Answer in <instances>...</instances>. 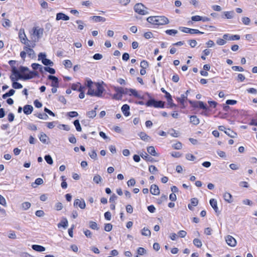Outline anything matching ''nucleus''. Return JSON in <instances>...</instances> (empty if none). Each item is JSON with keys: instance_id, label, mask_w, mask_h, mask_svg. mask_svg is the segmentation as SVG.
<instances>
[{"instance_id": "nucleus-15", "label": "nucleus", "mask_w": 257, "mask_h": 257, "mask_svg": "<svg viewBox=\"0 0 257 257\" xmlns=\"http://www.w3.org/2000/svg\"><path fill=\"white\" fill-rule=\"evenodd\" d=\"M114 91L120 95L122 96V95L126 94L128 90L127 88L124 89L121 87H114Z\"/></svg>"}, {"instance_id": "nucleus-36", "label": "nucleus", "mask_w": 257, "mask_h": 257, "mask_svg": "<svg viewBox=\"0 0 257 257\" xmlns=\"http://www.w3.org/2000/svg\"><path fill=\"white\" fill-rule=\"evenodd\" d=\"M224 16L225 18L227 19H232L234 15V12L233 11H229V12H224Z\"/></svg>"}, {"instance_id": "nucleus-55", "label": "nucleus", "mask_w": 257, "mask_h": 257, "mask_svg": "<svg viewBox=\"0 0 257 257\" xmlns=\"http://www.w3.org/2000/svg\"><path fill=\"white\" fill-rule=\"evenodd\" d=\"M76 23L78 24V28L80 30H82L84 28V23L81 20H77L76 21Z\"/></svg>"}, {"instance_id": "nucleus-13", "label": "nucleus", "mask_w": 257, "mask_h": 257, "mask_svg": "<svg viewBox=\"0 0 257 257\" xmlns=\"http://www.w3.org/2000/svg\"><path fill=\"white\" fill-rule=\"evenodd\" d=\"M69 17L62 13H57L56 15V21H59L61 20L64 21H68L69 20Z\"/></svg>"}, {"instance_id": "nucleus-50", "label": "nucleus", "mask_w": 257, "mask_h": 257, "mask_svg": "<svg viewBox=\"0 0 257 257\" xmlns=\"http://www.w3.org/2000/svg\"><path fill=\"white\" fill-rule=\"evenodd\" d=\"M168 133L173 137L177 138L178 137V133L173 128L170 130Z\"/></svg>"}, {"instance_id": "nucleus-3", "label": "nucleus", "mask_w": 257, "mask_h": 257, "mask_svg": "<svg viewBox=\"0 0 257 257\" xmlns=\"http://www.w3.org/2000/svg\"><path fill=\"white\" fill-rule=\"evenodd\" d=\"M148 9L142 3H138L134 6L135 11L142 15H145L149 14Z\"/></svg>"}, {"instance_id": "nucleus-17", "label": "nucleus", "mask_w": 257, "mask_h": 257, "mask_svg": "<svg viewBox=\"0 0 257 257\" xmlns=\"http://www.w3.org/2000/svg\"><path fill=\"white\" fill-rule=\"evenodd\" d=\"M130 107L128 104H125L122 106L121 111L125 116H128L130 115Z\"/></svg>"}, {"instance_id": "nucleus-41", "label": "nucleus", "mask_w": 257, "mask_h": 257, "mask_svg": "<svg viewBox=\"0 0 257 257\" xmlns=\"http://www.w3.org/2000/svg\"><path fill=\"white\" fill-rule=\"evenodd\" d=\"M44 159L46 162L49 165H52L53 163V159L51 156L49 155H47L44 157Z\"/></svg>"}, {"instance_id": "nucleus-35", "label": "nucleus", "mask_w": 257, "mask_h": 257, "mask_svg": "<svg viewBox=\"0 0 257 257\" xmlns=\"http://www.w3.org/2000/svg\"><path fill=\"white\" fill-rule=\"evenodd\" d=\"M139 136L142 140L145 141H148L150 139V137L144 132H141L139 134Z\"/></svg>"}, {"instance_id": "nucleus-26", "label": "nucleus", "mask_w": 257, "mask_h": 257, "mask_svg": "<svg viewBox=\"0 0 257 257\" xmlns=\"http://www.w3.org/2000/svg\"><path fill=\"white\" fill-rule=\"evenodd\" d=\"M223 198L225 201L228 203H231L232 202V195L228 192H225L223 195Z\"/></svg>"}, {"instance_id": "nucleus-53", "label": "nucleus", "mask_w": 257, "mask_h": 257, "mask_svg": "<svg viewBox=\"0 0 257 257\" xmlns=\"http://www.w3.org/2000/svg\"><path fill=\"white\" fill-rule=\"evenodd\" d=\"M28 129L32 131H36L37 130V127L35 124L33 123H29L27 124Z\"/></svg>"}, {"instance_id": "nucleus-10", "label": "nucleus", "mask_w": 257, "mask_h": 257, "mask_svg": "<svg viewBox=\"0 0 257 257\" xmlns=\"http://www.w3.org/2000/svg\"><path fill=\"white\" fill-rule=\"evenodd\" d=\"M74 206H79L81 209H84L86 207V204L83 199L80 200L76 199L74 202Z\"/></svg>"}, {"instance_id": "nucleus-22", "label": "nucleus", "mask_w": 257, "mask_h": 257, "mask_svg": "<svg viewBox=\"0 0 257 257\" xmlns=\"http://www.w3.org/2000/svg\"><path fill=\"white\" fill-rule=\"evenodd\" d=\"M147 152L152 156H158V154L156 153L155 149L153 146H150L148 147Z\"/></svg>"}, {"instance_id": "nucleus-44", "label": "nucleus", "mask_w": 257, "mask_h": 257, "mask_svg": "<svg viewBox=\"0 0 257 257\" xmlns=\"http://www.w3.org/2000/svg\"><path fill=\"white\" fill-rule=\"evenodd\" d=\"M165 33L169 35H175L178 33V31L174 29L167 30Z\"/></svg>"}, {"instance_id": "nucleus-24", "label": "nucleus", "mask_w": 257, "mask_h": 257, "mask_svg": "<svg viewBox=\"0 0 257 257\" xmlns=\"http://www.w3.org/2000/svg\"><path fill=\"white\" fill-rule=\"evenodd\" d=\"M140 156L143 159L147 161L153 162L155 161L152 157H150L146 152H145L144 154L142 153L140 155Z\"/></svg>"}, {"instance_id": "nucleus-16", "label": "nucleus", "mask_w": 257, "mask_h": 257, "mask_svg": "<svg viewBox=\"0 0 257 257\" xmlns=\"http://www.w3.org/2000/svg\"><path fill=\"white\" fill-rule=\"evenodd\" d=\"M33 107L31 105H25L23 107V111L25 114L29 115L32 113Z\"/></svg>"}, {"instance_id": "nucleus-52", "label": "nucleus", "mask_w": 257, "mask_h": 257, "mask_svg": "<svg viewBox=\"0 0 257 257\" xmlns=\"http://www.w3.org/2000/svg\"><path fill=\"white\" fill-rule=\"evenodd\" d=\"M226 43V39H224L223 38V39L219 38L216 41V43L218 45L222 46L224 44H225Z\"/></svg>"}, {"instance_id": "nucleus-7", "label": "nucleus", "mask_w": 257, "mask_h": 257, "mask_svg": "<svg viewBox=\"0 0 257 257\" xmlns=\"http://www.w3.org/2000/svg\"><path fill=\"white\" fill-rule=\"evenodd\" d=\"M225 240L227 244L230 246L234 247L236 244L235 239L231 235H227L225 237Z\"/></svg>"}, {"instance_id": "nucleus-49", "label": "nucleus", "mask_w": 257, "mask_h": 257, "mask_svg": "<svg viewBox=\"0 0 257 257\" xmlns=\"http://www.w3.org/2000/svg\"><path fill=\"white\" fill-rule=\"evenodd\" d=\"M88 95H90L91 96H95V91L94 89L92 87L88 88V91L86 93Z\"/></svg>"}, {"instance_id": "nucleus-8", "label": "nucleus", "mask_w": 257, "mask_h": 257, "mask_svg": "<svg viewBox=\"0 0 257 257\" xmlns=\"http://www.w3.org/2000/svg\"><path fill=\"white\" fill-rule=\"evenodd\" d=\"M43 29L41 28L37 29V28H33V35L36 36L37 38V41L43 36Z\"/></svg>"}, {"instance_id": "nucleus-64", "label": "nucleus", "mask_w": 257, "mask_h": 257, "mask_svg": "<svg viewBox=\"0 0 257 257\" xmlns=\"http://www.w3.org/2000/svg\"><path fill=\"white\" fill-rule=\"evenodd\" d=\"M135 184L136 181L134 178H132L127 182V185L128 187L133 186L135 185Z\"/></svg>"}, {"instance_id": "nucleus-58", "label": "nucleus", "mask_w": 257, "mask_h": 257, "mask_svg": "<svg viewBox=\"0 0 257 257\" xmlns=\"http://www.w3.org/2000/svg\"><path fill=\"white\" fill-rule=\"evenodd\" d=\"M242 23L245 25H248L250 22V20L249 18L244 17L242 18Z\"/></svg>"}, {"instance_id": "nucleus-57", "label": "nucleus", "mask_w": 257, "mask_h": 257, "mask_svg": "<svg viewBox=\"0 0 257 257\" xmlns=\"http://www.w3.org/2000/svg\"><path fill=\"white\" fill-rule=\"evenodd\" d=\"M5 22L2 24V25L4 27H10L11 26V23L9 19H4Z\"/></svg>"}, {"instance_id": "nucleus-63", "label": "nucleus", "mask_w": 257, "mask_h": 257, "mask_svg": "<svg viewBox=\"0 0 257 257\" xmlns=\"http://www.w3.org/2000/svg\"><path fill=\"white\" fill-rule=\"evenodd\" d=\"M186 158L189 161H194L196 159L195 157L191 154H187L186 155Z\"/></svg>"}, {"instance_id": "nucleus-60", "label": "nucleus", "mask_w": 257, "mask_h": 257, "mask_svg": "<svg viewBox=\"0 0 257 257\" xmlns=\"http://www.w3.org/2000/svg\"><path fill=\"white\" fill-rule=\"evenodd\" d=\"M149 170L151 173L154 174L155 172L158 171V169L155 166L151 165L149 166Z\"/></svg>"}, {"instance_id": "nucleus-59", "label": "nucleus", "mask_w": 257, "mask_h": 257, "mask_svg": "<svg viewBox=\"0 0 257 257\" xmlns=\"http://www.w3.org/2000/svg\"><path fill=\"white\" fill-rule=\"evenodd\" d=\"M149 66L148 63L146 60H143L141 61L140 66L142 68L146 69Z\"/></svg>"}, {"instance_id": "nucleus-43", "label": "nucleus", "mask_w": 257, "mask_h": 257, "mask_svg": "<svg viewBox=\"0 0 257 257\" xmlns=\"http://www.w3.org/2000/svg\"><path fill=\"white\" fill-rule=\"evenodd\" d=\"M193 244L197 247H201L202 243L201 241L198 238H195L193 240Z\"/></svg>"}, {"instance_id": "nucleus-9", "label": "nucleus", "mask_w": 257, "mask_h": 257, "mask_svg": "<svg viewBox=\"0 0 257 257\" xmlns=\"http://www.w3.org/2000/svg\"><path fill=\"white\" fill-rule=\"evenodd\" d=\"M48 79L51 80V86L54 87H58L59 86V80L57 77L54 75H50L48 76Z\"/></svg>"}, {"instance_id": "nucleus-54", "label": "nucleus", "mask_w": 257, "mask_h": 257, "mask_svg": "<svg viewBox=\"0 0 257 257\" xmlns=\"http://www.w3.org/2000/svg\"><path fill=\"white\" fill-rule=\"evenodd\" d=\"M19 38L21 39V42H22V41H24V40H23L24 38H25L26 39H27L26 37V36L25 34L24 30H23V32H22L21 30H20L19 33Z\"/></svg>"}, {"instance_id": "nucleus-25", "label": "nucleus", "mask_w": 257, "mask_h": 257, "mask_svg": "<svg viewBox=\"0 0 257 257\" xmlns=\"http://www.w3.org/2000/svg\"><path fill=\"white\" fill-rule=\"evenodd\" d=\"M142 235L150 237L151 234V231L147 227H144L141 230Z\"/></svg>"}, {"instance_id": "nucleus-30", "label": "nucleus", "mask_w": 257, "mask_h": 257, "mask_svg": "<svg viewBox=\"0 0 257 257\" xmlns=\"http://www.w3.org/2000/svg\"><path fill=\"white\" fill-rule=\"evenodd\" d=\"M89 227L94 230H98L99 227L96 222L93 221H89Z\"/></svg>"}, {"instance_id": "nucleus-56", "label": "nucleus", "mask_w": 257, "mask_h": 257, "mask_svg": "<svg viewBox=\"0 0 257 257\" xmlns=\"http://www.w3.org/2000/svg\"><path fill=\"white\" fill-rule=\"evenodd\" d=\"M112 228V225L110 223H106L104 225V230L106 231L109 232L111 230Z\"/></svg>"}, {"instance_id": "nucleus-40", "label": "nucleus", "mask_w": 257, "mask_h": 257, "mask_svg": "<svg viewBox=\"0 0 257 257\" xmlns=\"http://www.w3.org/2000/svg\"><path fill=\"white\" fill-rule=\"evenodd\" d=\"M86 115L90 118H93L96 115V112L95 110H92L87 112Z\"/></svg>"}, {"instance_id": "nucleus-12", "label": "nucleus", "mask_w": 257, "mask_h": 257, "mask_svg": "<svg viewBox=\"0 0 257 257\" xmlns=\"http://www.w3.org/2000/svg\"><path fill=\"white\" fill-rule=\"evenodd\" d=\"M190 90H188L186 91L185 94H181L180 97H177V100L180 102L181 104H184V101L186 99H187V96L189 93Z\"/></svg>"}, {"instance_id": "nucleus-18", "label": "nucleus", "mask_w": 257, "mask_h": 257, "mask_svg": "<svg viewBox=\"0 0 257 257\" xmlns=\"http://www.w3.org/2000/svg\"><path fill=\"white\" fill-rule=\"evenodd\" d=\"M39 138L40 141L42 143H43L44 144H48L49 138L45 134H44L43 133H41L40 134V136H39Z\"/></svg>"}, {"instance_id": "nucleus-34", "label": "nucleus", "mask_w": 257, "mask_h": 257, "mask_svg": "<svg viewBox=\"0 0 257 257\" xmlns=\"http://www.w3.org/2000/svg\"><path fill=\"white\" fill-rule=\"evenodd\" d=\"M42 63L45 66H52L54 65L53 62L51 60L46 58L42 60Z\"/></svg>"}, {"instance_id": "nucleus-32", "label": "nucleus", "mask_w": 257, "mask_h": 257, "mask_svg": "<svg viewBox=\"0 0 257 257\" xmlns=\"http://www.w3.org/2000/svg\"><path fill=\"white\" fill-rule=\"evenodd\" d=\"M91 18L95 22H105L106 21V19L105 18L101 17V16H94L91 17Z\"/></svg>"}, {"instance_id": "nucleus-14", "label": "nucleus", "mask_w": 257, "mask_h": 257, "mask_svg": "<svg viewBox=\"0 0 257 257\" xmlns=\"http://www.w3.org/2000/svg\"><path fill=\"white\" fill-rule=\"evenodd\" d=\"M150 192L154 195H158L160 194V190L157 185L153 184L151 186Z\"/></svg>"}, {"instance_id": "nucleus-62", "label": "nucleus", "mask_w": 257, "mask_h": 257, "mask_svg": "<svg viewBox=\"0 0 257 257\" xmlns=\"http://www.w3.org/2000/svg\"><path fill=\"white\" fill-rule=\"evenodd\" d=\"M182 144L178 142L173 145V148L176 150H180L182 148Z\"/></svg>"}, {"instance_id": "nucleus-4", "label": "nucleus", "mask_w": 257, "mask_h": 257, "mask_svg": "<svg viewBox=\"0 0 257 257\" xmlns=\"http://www.w3.org/2000/svg\"><path fill=\"white\" fill-rule=\"evenodd\" d=\"M156 25H164L169 23V19L165 16H156Z\"/></svg>"}, {"instance_id": "nucleus-19", "label": "nucleus", "mask_w": 257, "mask_h": 257, "mask_svg": "<svg viewBox=\"0 0 257 257\" xmlns=\"http://www.w3.org/2000/svg\"><path fill=\"white\" fill-rule=\"evenodd\" d=\"M32 248L33 250L38 251V252H42L46 250L45 247L38 244H33L32 245Z\"/></svg>"}, {"instance_id": "nucleus-46", "label": "nucleus", "mask_w": 257, "mask_h": 257, "mask_svg": "<svg viewBox=\"0 0 257 257\" xmlns=\"http://www.w3.org/2000/svg\"><path fill=\"white\" fill-rule=\"evenodd\" d=\"M102 178L99 175H95L93 177V181L96 184H98L101 182Z\"/></svg>"}, {"instance_id": "nucleus-29", "label": "nucleus", "mask_w": 257, "mask_h": 257, "mask_svg": "<svg viewBox=\"0 0 257 257\" xmlns=\"http://www.w3.org/2000/svg\"><path fill=\"white\" fill-rule=\"evenodd\" d=\"M224 133L229 137L232 138H234L237 136V134L234 132L233 131L230 129H228L226 131H224Z\"/></svg>"}, {"instance_id": "nucleus-27", "label": "nucleus", "mask_w": 257, "mask_h": 257, "mask_svg": "<svg viewBox=\"0 0 257 257\" xmlns=\"http://www.w3.org/2000/svg\"><path fill=\"white\" fill-rule=\"evenodd\" d=\"M197 104H198V107L205 110V111H207L209 110L208 107L207 106L206 104H205L203 101H197Z\"/></svg>"}, {"instance_id": "nucleus-31", "label": "nucleus", "mask_w": 257, "mask_h": 257, "mask_svg": "<svg viewBox=\"0 0 257 257\" xmlns=\"http://www.w3.org/2000/svg\"><path fill=\"white\" fill-rule=\"evenodd\" d=\"M15 90L13 89H11L8 92L4 94L2 96V97L3 99H6L8 97L11 96L15 94Z\"/></svg>"}, {"instance_id": "nucleus-28", "label": "nucleus", "mask_w": 257, "mask_h": 257, "mask_svg": "<svg viewBox=\"0 0 257 257\" xmlns=\"http://www.w3.org/2000/svg\"><path fill=\"white\" fill-rule=\"evenodd\" d=\"M190 122L194 125H197L199 123V119L196 115H192L190 117Z\"/></svg>"}, {"instance_id": "nucleus-47", "label": "nucleus", "mask_w": 257, "mask_h": 257, "mask_svg": "<svg viewBox=\"0 0 257 257\" xmlns=\"http://www.w3.org/2000/svg\"><path fill=\"white\" fill-rule=\"evenodd\" d=\"M146 253V250L143 247H140L137 249V253L138 255H142L145 254Z\"/></svg>"}, {"instance_id": "nucleus-5", "label": "nucleus", "mask_w": 257, "mask_h": 257, "mask_svg": "<svg viewBox=\"0 0 257 257\" xmlns=\"http://www.w3.org/2000/svg\"><path fill=\"white\" fill-rule=\"evenodd\" d=\"M95 85L96 88L95 91V96L98 97H101L102 96V93L104 91V88L102 85L99 82L95 83Z\"/></svg>"}, {"instance_id": "nucleus-33", "label": "nucleus", "mask_w": 257, "mask_h": 257, "mask_svg": "<svg viewBox=\"0 0 257 257\" xmlns=\"http://www.w3.org/2000/svg\"><path fill=\"white\" fill-rule=\"evenodd\" d=\"M129 91L130 92H131L132 94L133 95L136 97H137L140 99H142L143 97L141 96L140 94H138V92L134 89L130 88L128 89L127 91Z\"/></svg>"}, {"instance_id": "nucleus-1", "label": "nucleus", "mask_w": 257, "mask_h": 257, "mask_svg": "<svg viewBox=\"0 0 257 257\" xmlns=\"http://www.w3.org/2000/svg\"><path fill=\"white\" fill-rule=\"evenodd\" d=\"M12 72L14 75L18 76V79H22L24 80L32 79L38 75V72L35 71H30L29 73H24L23 75H21L16 67L13 68Z\"/></svg>"}, {"instance_id": "nucleus-2", "label": "nucleus", "mask_w": 257, "mask_h": 257, "mask_svg": "<svg viewBox=\"0 0 257 257\" xmlns=\"http://www.w3.org/2000/svg\"><path fill=\"white\" fill-rule=\"evenodd\" d=\"M146 94L148 96L150 99L146 103V105L147 106H153L156 108H164L165 107V102L161 100H156L154 98H152L150 94L147 92Z\"/></svg>"}, {"instance_id": "nucleus-11", "label": "nucleus", "mask_w": 257, "mask_h": 257, "mask_svg": "<svg viewBox=\"0 0 257 257\" xmlns=\"http://www.w3.org/2000/svg\"><path fill=\"white\" fill-rule=\"evenodd\" d=\"M223 38L227 40H238L240 39V36L238 35H231L229 34H226L223 35Z\"/></svg>"}, {"instance_id": "nucleus-51", "label": "nucleus", "mask_w": 257, "mask_h": 257, "mask_svg": "<svg viewBox=\"0 0 257 257\" xmlns=\"http://www.w3.org/2000/svg\"><path fill=\"white\" fill-rule=\"evenodd\" d=\"M22 208L24 210H26L31 207V203L29 202H25L22 203Z\"/></svg>"}, {"instance_id": "nucleus-21", "label": "nucleus", "mask_w": 257, "mask_h": 257, "mask_svg": "<svg viewBox=\"0 0 257 257\" xmlns=\"http://www.w3.org/2000/svg\"><path fill=\"white\" fill-rule=\"evenodd\" d=\"M68 223L67 219L66 218H63V219L60 221V223L58 224V227L60 228V227H63L64 228H66L68 226Z\"/></svg>"}, {"instance_id": "nucleus-6", "label": "nucleus", "mask_w": 257, "mask_h": 257, "mask_svg": "<svg viewBox=\"0 0 257 257\" xmlns=\"http://www.w3.org/2000/svg\"><path fill=\"white\" fill-rule=\"evenodd\" d=\"M179 30L182 32L186 33H190V34H203V32H201L199 31L198 30L191 29L186 27H179Z\"/></svg>"}, {"instance_id": "nucleus-48", "label": "nucleus", "mask_w": 257, "mask_h": 257, "mask_svg": "<svg viewBox=\"0 0 257 257\" xmlns=\"http://www.w3.org/2000/svg\"><path fill=\"white\" fill-rule=\"evenodd\" d=\"M12 86L15 89H21L23 87V85L18 82H13Z\"/></svg>"}, {"instance_id": "nucleus-39", "label": "nucleus", "mask_w": 257, "mask_h": 257, "mask_svg": "<svg viewBox=\"0 0 257 257\" xmlns=\"http://www.w3.org/2000/svg\"><path fill=\"white\" fill-rule=\"evenodd\" d=\"M35 116H36L39 118L43 119V120H47L48 118V116L46 113H38L35 114Z\"/></svg>"}, {"instance_id": "nucleus-42", "label": "nucleus", "mask_w": 257, "mask_h": 257, "mask_svg": "<svg viewBox=\"0 0 257 257\" xmlns=\"http://www.w3.org/2000/svg\"><path fill=\"white\" fill-rule=\"evenodd\" d=\"M147 21L148 22L153 24L156 25V16H151L147 18Z\"/></svg>"}, {"instance_id": "nucleus-20", "label": "nucleus", "mask_w": 257, "mask_h": 257, "mask_svg": "<svg viewBox=\"0 0 257 257\" xmlns=\"http://www.w3.org/2000/svg\"><path fill=\"white\" fill-rule=\"evenodd\" d=\"M24 50L27 52L28 56L30 58H33L35 56V52L32 49L28 47H24Z\"/></svg>"}, {"instance_id": "nucleus-38", "label": "nucleus", "mask_w": 257, "mask_h": 257, "mask_svg": "<svg viewBox=\"0 0 257 257\" xmlns=\"http://www.w3.org/2000/svg\"><path fill=\"white\" fill-rule=\"evenodd\" d=\"M73 124L74 125H75V127H76V130L78 131V132H81V130H82V128H81V125H80V122H79V121L78 119H76L73 122Z\"/></svg>"}, {"instance_id": "nucleus-37", "label": "nucleus", "mask_w": 257, "mask_h": 257, "mask_svg": "<svg viewBox=\"0 0 257 257\" xmlns=\"http://www.w3.org/2000/svg\"><path fill=\"white\" fill-rule=\"evenodd\" d=\"M63 65L66 69L70 68L72 66V63L70 60H65L63 61Z\"/></svg>"}, {"instance_id": "nucleus-61", "label": "nucleus", "mask_w": 257, "mask_h": 257, "mask_svg": "<svg viewBox=\"0 0 257 257\" xmlns=\"http://www.w3.org/2000/svg\"><path fill=\"white\" fill-rule=\"evenodd\" d=\"M83 232H84V234L85 235V236L87 237H88V238H91L92 237V234L91 232L89 230H88V229H84L83 230Z\"/></svg>"}, {"instance_id": "nucleus-45", "label": "nucleus", "mask_w": 257, "mask_h": 257, "mask_svg": "<svg viewBox=\"0 0 257 257\" xmlns=\"http://www.w3.org/2000/svg\"><path fill=\"white\" fill-rule=\"evenodd\" d=\"M44 69L45 71L49 72L51 74H54L56 72L55 70L53 68L49 67H44Z\"/></svg>"}, {"instance_id": "nucleus-23", "label": "nucleus", "mask_w": 257, "mask_h": 257, "mask_svg": "<svg viewBox=\"0 0 257 257\" xmlns=\"http://www.w3.org/2000/svg\"><path fill=\"white\" fill-rule=\"evenodd\" d=\"M209 203L214 211L217 212L218 210L217 201L214 199H211L209 201Z\"/></svg>"}]
</instances>
